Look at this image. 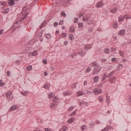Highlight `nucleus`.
I'll use <instances>...</instances> for the list:
<instances>
[{"label": "nucleus", "mask_w": 131, "mask_h": 131, "mask_svg": "<svg viewBox=\"0 0 131 131\" xmlns=\"http://www.w3.org/2000/svg\"><path fill=\"white\" fill-rule=\"evenodd\" d=\"M25 48L26 52H28V51H29V50L32 48V43H31V41L26 44Z\"/></svg>", "instance_id": "f257e3e1"}, {"label": "nucleus", "mask_w": 131, "mask_h": 131, "mask_svg": "<svg viewBox=\"0 0 131 131\" xmlns=\"http://www.w3.org/2000/svg\"><path fill=\"white\" fill-rule=\"evenodd\" d=\"M101 69H102V68H101V67H99V66L95 67L94 69V74H98V73H99L101 71Z\"/></svg>", "instance_id": "f03ea898"}, {"label": "nucleus", "mask_w": 131, "mask_h": 131, "mask_svg": "<svg viewBox=\"0 0 131 131\" xmlns=\"http://www.w3.org/2000/svg\"><path fill=\"white\" fill-rule=\"evenodd\" d=\"M102 89L95 88L94 90V93L95 95H100V94H102Z\"/></svg>", "instance_id": "7ed1b4c3"}, {"label": "nucleus", "mask_w": 131, "mask_h": 131, "mask_svg": "<svg viewBox=\"0 0 131 131\" xmlns=\"http://www.w3.org/2000/svg\"><path fill=\"white\" fill-rule=\"evenodd\" d=\"M12 94H13L12 91H8L6 93V98L8 99L9 101H12V99H13L12 97H10Z\"/></svg>", "instance_id": "20e7f679"}, {"label": "nucleus", "mask_w": 131, "mask_h": 131, "mask_svg": "<svg viewBox=\"0 0 131 131\" xmlns=\"http://www.w3.org/2000/svg\"><path fill=\"white\" fill-rule=\"evenodd\" d=\"M92 48H93V45H92V44H87V45L84 46V50H85V51H89V50L92 49Z\"/></svg>", "instance_id": "39448f33"}, {"label": "nucleus", "mask_w": 131, "mask_h": 131, "mask_svg": "<svg viewBox=\"0 0 131 131\" xmlns=\"http://www.w3.org/2000/svg\"><path fill=\"white\" fill-rule=\"evenodd\" d=\"M7 3L10 7H12V6H14L16 4L15 3V1L14 0H8L7 1Z\"/></svg>", "instance_id": "423d86ee"}, {"label": "nucleus", "mask_w": 131, "mask_h": 131, "mask_svg": "<svg viewBox=\"0 0 131 131\" xmlns=\"http://www.w3.org/2000/svg\"><path fill=\"white\" fill-rule=\"evenodd\" d=\"M20 26V21H15L13 24V27L16 29V28H18Z\"/></svg>", "instance_id": "0eeeda50"}, {"label": "nucleus", "mask_w": 131, "mask_h": 131, "mask_svg": "<svg viewBox=\"0 0 131 131\" xmlns=\"http://www.w3.org/2000/svg\"><path fill=\"white\" fill-rule=\"evenodd\" d=\"M91 19V15H89L88 14L84 16L82 18L83 21H88Z\"/></svg>", "instance_id": "6e6552de"}, {"label": "nucleus", "mask_w": 131, "mask_h": 131, "mask_svg": "<svg viewBox=\"0 0 131 131\" xmlns=\"http://www.w3.org/2000/svg\"><path fill=\"white\" fill-rule=\"evenodd\" d=\"M103 6H104V3H103V1H101L97 4L96 7V8H101V7H103Z\"/></svg>", "instance_id": "1a4fd4ad"}, {"label": "nucleus", "mask_w": 131, "mask_h": 131, "mask_svg": "<svg viewBox=\"0 0 131 131\" xmlns=\"http://www.w3.org/2000/svg\"><path fill=\"white\" fill-rule=\"evenodd\" d=\"M18 109V106L17 105H13L10 108V111H15Z\"/></svg>", "instance_id": "9d476101"}, {"label": "nucleus", "mask_w": 131, "mask_h": 131, "mask_svg": "<svg viewBox=\"0 0 131 131\" xmlns=\"http://www.w3.org/2000/svg\"><path fill=\"white\" fill-rule=\"evenodd\" d=\"M99 79H100V78L99 77V76H96L93 78L94 82L95 83H97L98 81H99Z\"/></svg>", "instance_id": "9b49d317"}, {"label": "nucleus", "mask_w": 131, "mask_h": 131, "mask_svg": "<svg viewBox=\"0 0 131 131\" xmlns=\"http://www.w3.org/2000/svg\"><path fill=\"white\" fill-rule=\"evenodd\" d=\"M116 72V71H112L111 73H110L108 74V75L107 76V78H110V77H111V76H112V75H113V74H115V73Z\"/></svg>", "instance_id": "f8f14e48"}, {"label": "nucleus", "mask_w": 131, "mask_h": 131, "mask_svg": "<svg viewBox=\"0 0 131 131\" xmlns=\"http://www.w3.org/2000/svg\"><path fill=\"white\" fill-rule=\"evenodd\" d=\"M116 81V77H114L110 79V83H114Z\"/></svg>", "instance_id": "ddd939ff"}, {"label": "nucleus", "mask_w": 131, "mask_h": 131, "mask_svg": "<svg viewBox=\"0 0 131 131\" xmlns=\"http://www.w3.org/2000/svg\"><path fill=\"white\" fill-rule=\"evenodd\" d=\"M77 54H79L81 57H83V56H84V55L85 54V51H84V50H82V51H80L78 52Z\"/></svg>", "instance_id": "4468645a"}, {"label": "nucleus", "mask_w": 131, "mask_h": 131, "mask_svg": "<svg viewBox=\"0 0 131 131\" xmlns=\"http://www.w3.org/2000/svg\"><path fill=\"white\" fill-rule=\"evenodd\" d=\"M62 95L63 96H64L65 97L67 96H70V95H71V94L70 93V92L69 91H66L62 93Z\"/></svg>", "instance_id": "2eb2a0df"}, {"label": "nucleus", "mask_w": 131, "mask_h": 131, "mask_svg": "<svg viewBox=\"0 0 131 131\" xmlns=\"http://www.w3.org/2000/svg\"><path fill=\"white\" fill-rule=\"evenodd\" d=\"M56 107H57V104H55V103H52L50 104V108L51 109L55 110L56 109Z\"/></svg>", "instance_id": "dca6fc26"}, {"label": "nucleus", "mask_w": 131, "mask_h": 131, "mask_svg": "<svg viewBox=\"0 0 131 131\" xmlns=\"http://www.w3.org/2000/svg\"><path fill=\"white\" fill-rule=\"evenodd\" d=\"M50 86H51V85H50V84H48V83L45 84L43 85V89H46V90H50Z\"/></svg>", "instance_id": "f3484780"}, {"label": "nucleus", "mask_w": 131, "mask_h": 131, "mask_svg": "<svg viewBox=\"0 0 131 131\" xmlns=\"http://www.w3.org/2000/svg\"><path fill=\"white\" fill-rule=\"evenodd\" d=\"M31 55L32 56H36V55H37V51L35 50L33 52L29 53V55L31 56Z\"/></svg>", "instance_id": "a211bd4d"}, {"label": "nucleus", "mask_w": 131, "mask_h": 131, "mask_svg": "<svg viewBox=\"0 0 131 131\" xmlns=\"http://www.w3.org/2000/svg\"><path fill=\"white\" fill-rule=\"evenodd\" d=\"M54 96H55V93L54 92H51L49 93L48 95V98L49 99H52V98H53V97H54Z\"/></svg>", "instance_id": "6ab92c4d"}, {"label": "nucleus", "mask_w": 131, "mask_h": 131, "mask_svg": "<svg viewBox=\"0 0 131 131\" xmlns=\"http://www.w3.org/2000/svg\"><path fill=\"white\" fill-rule=\"evenodd\" d=\"M69 31L71 33H73L74 31H75V27H71L69 29Z\"/></svg>", "instance_id": "aec40b11"}, {"label": "nucleus", "mask_w": 131, "mask_h": 131, "mask_svg": "<svg viewBox=\"0 0 131 131\" xmlns=\"http://www.w3.org/2000/svg\"><path fill=\"white\" fill-rule=\"evenodd\" d=\"M75 118H70L68 119L67 121L68 123L71 124L72 122H73L74 121Z\"/></svg>", "instance_id": "412c9836"}, {"label": "nucleus", "mask_w": 131, "mask_h": 131, "mask_svg": "<svg viewBox=\"0 0 131 131\" xmlns=\"http://www.w3.org/2000/svg\"><path fill=\"white\" fill-rule=\"evenodd\" d=\"M119 55H120L121 57H122V58H124V52L123 51H122L121 50H119Z\"/></svg>", "instance_id": "4be33fe9"}, {"label": "nucleus", "mask_w": 131, "mask_h": 131, "mask_svg": "<svg viewBox=\"0 0 131 131\" xmlns=\"http://www.w3.org/2000/svg\"><path fill=\"white\" fill-rule=\"evenodd\" d=\"M77 95L78 97H80V96H82V95H84V93L82 91H78L77 92Z\"/></svg>", "instance_id": "5701e85b"}, {"label": "nucleus", "mask_w": 131, "mask_h": 131, "mask_svg": "<svg viewBox=\"0 0 131 131\" xmlns=\"http://www.w3.org/2000/svg\"><path fill=\"white\" fill-rule=\"evenodd\" d=\"M124 33H125V30H124V29H122L120 30L119 32V35H123Z\"/></svg>", "instance_id": "b1692460"}, {"label": "nucleus", "mask_w": 131, "mask_h": 131, "mask_svg": "<svg viewBox=\"0 0 131 131\" xmlns=\"http://www.w3.org/2000/svg\"><path fill=\"white\" fill-rule=\"evenodd\" d=\"M91 66L92 67H97L99 66V64L97 63L96 62H93V63H91Z\"/></svg>", "instance_id": "393cba45"}, {"label": "nucleus", "mask_w": 131, "mask_h": 131, "mask_svg": "<svg viewBox=\"0 0 131 131\" xmlns=\"http://www.w3.org/2000/svg\"><path fill=\"white\" fill-rule=\"evenodd\" d=\"M117 24H118L117 22H116V21L114 22L113 25V28L117 29V28H118V25Z\"/></svg>", "instance_id": "a878e982"}, {"label": "nucleus", "mask_w": 131, "mask_h": 131, "mask_svg": "<svg viewBox=\"0 0 131 131\" xmlns=\"http://www.w3.org/2000/svg\"><path fill=\"white\" fill-rule=\"evenodd\" d=\"M69 38L71 40H74V35L72 34H69Z\"/></svg>", "instance_id": "bb28decb"}, {"label": "nucleus", "mask_w": 131, "mask_h": 131, "mask_svg": "<svg viewBox=\"0 0 131 131\" xmlns=\"http://www.w3.org/2000/svg\"><path fill=\"white\" fill-rule=\"evenodd\" d=\"M87 129V127L85 125H82V126H81V130L82 131H84V130H86Z\"/></svg>", "instance_id": "cd10ccee"}, {"label": "nucleus", "mask_w": 131, "mask_h": 131, "mask_svg": "<svg viewBox=\"0 0 131 131\" xmlns=\"http://www.w3.org/2000/svg\"><path fill=\"white\" fill-rule=\"evenodd\" d=\"M65 130H67V126H63L62 127V128H60L59 129V131H65Z\"/></svg>", "instance_id": "c85d7f7f"}, {"label": "nucleus", "mask_w": 131, "mask_h": 131, "mask_svg": "<svg viewBox=\"0 0 131 131\" xmlns=\"http://www.w3.org/2000/svg\"><path fill=\"white\" fill-rule=\"evenodd\" d=\"M59 1L58 2V3H69V2H70V0H59Z\"/></svg>", "instance_id": "c756f323"}, {"label": "nucleus", "mask_w": 131, "mask_h": 131, "mask_svg": "<svg viewBox=\"0 0 131 131\" xmlns=\"http://www.w3.org/2000/svg\"><path fill=\"white\" fill-rule=\"evenodd\" d=\"M116 12H117V8H115L111 10V13H115Z\"/></svg>", "instance_id": "7c9ffc66"}, {"label": "nucleus", "mask_w": 131, "mask_h": 131, "mask_svg": "<svg viewBox=\"0 0 131 131\" xmlns=\"http://www.w3.org/2000/svg\"><path fill=\"white\" fill-rule=\"evenodd\" d=\"M46 37L47 39H51V37H52V36L51 35V34L48 33L46 34Z\"/></svg>", "instance_id": "2f4dec72"}, {"label": "nucleus", "mask_w": 131, "mask_h": 131, "mask_svg": "<svg viewBox=\"0 0 131 131\" xmlns=\"http://www.w3.org/2000/svg\"><path fill=\"white\" fill-rule=\"evenodd\" d=\"M67 36V34L66 33L62 32L61 35V38H64V37H66Z\"/></svg>", "instance_id": "473e14b6"}, {"label": "nucleus", "mask_w": 131, "mask_h": 131, "mask_svg": "<svg viewBox=\"0 0 131 131\" xmlns=\"http://www.w3.org/2000/svg\"><path fill=\"white\" fill-rule=\"evenodd\" d=\"M78 28H82L83 27V23H78Z\"/></svg>", "instance_id": "72a5a7b5"}, {"label": "nucleus", "mask_w": 131, "mask_h": 131, "mask_svg": "<svg viewBox=\"0 0 131 131\" xmlns=\"http://www.w3.org/2000/svg\"><path fill=\"white\" fill-rule=\"evenodd\" d=\"M123 18H125L126 19H130L131 16H130V15H129L128 14H125L123 16Z\"/></svg>", "instance_id": "f704fd0d"}, {"label": "nucleus", "mask_w": 131, "mask_h": 131, "mask_svg": "<svg viewBox=\"0 0 131 131\" xmlns=\"http://www.w3.org/2000/svg\"><path fill=\"white\" fill-rule=\"evenodd\" d=\"M27 70H28V71H31V70H32V66L27 67Z\"/></svg>", "instance_id": "c9c22d12"}, {"label": "nucleus", "mask_w": 131, "mask_h": 131, "mask_svg": "<svg viewBox=\"0 0 131 131\" xmlns=\"http://www.w3.org/2000/svg\"><path fill=\"white\" fill-rule=\"evenodd\" d=\"M53 101H54V102H56V103H58V102H59V98H58V97L55 96L53 98Z\"/></svg>", "instance_id": "e433bc0d"}, {"label": "nucleus", "mask_w": 131, "mask_h": 131, "mask_svg": "<svg viewBox=\"0 0 131 131\" xmlns=\"http://www.w3.org/2000/svg\"><path fill=\"white\" fill-rule=\"evenodd\" d=\"M77 84V82L74 83L71 85L72 89H75L76 88V85Z\"/></svg>", "instance_id": "4c0bfd02"}, {"label": "nucleus", "mask_w": 131, "mask_h": 131, "mask_svg": "<svg viewBox=\"0 0 131 131\" xmlns=\"http://www.w3.org/2000/svg\"><path fill=\"white\" fill-rule=\"evenodd\" d=\"M45 25H46V21L42 23L41 25L39 26L40 29H41V28H42Z\"/></svg>", "instance_id": "58836bf2"}, {"label": "nucleus", "mask_w": 131, "mask_h": 131, "mask_svg": "<svg viewBox=\"0 0 131 131\" xmlns=\"http://www.w3.org/2000/svg\"><path fill=\"white\" fill-rule=\"evenodd\" d=\"M76 115V111H74L70 115V116H75Z\"/></svg>", "instance_id": "ea45409f"}, {"label": "nucleus", "mask_w": 131, "mask_h": 131, "mask_svg": "<svg viewBox=\"0 0 131 131\" xmlns=\"http://www.w3.org/2000/svg\"><path fill=\"white\" fill-rule=\"evenodd\" d=\"M110 129L109 126L105 127L104 129L102 130V131H108Z\"/></svg>", "instance_id": "a19ab883"}, {"label": "nucleus", "mask_w": 131, "mask_h": 131, "mask_svg": "<svg viewBox=\"0 0 131 131\" xmlns=\"http://www.w3.org/2000/svg\"><path fill=\"white\" fill-rule=\"evenodd\" d=\"M110 51V50L109 49H108V48H105V49H104V53H105V54H108Z\"/></svg>", "instance_id": "79ce46f5"}, {"label": "nucleus", "mask_w": 131, "mask_h": 131, "mask_svg": "<svg viewBox=\"0 0 131 131\" xmlns=\"http://www.w3.org/2000/svg\"><path fill=\"white\" fill-rule=\"evenodd\" d=\"M20 94L23 95V96H26L27 94H28V92L27 91H25L24 92H20Z\"/></svg>", "instance_id": "37998d69"}, {"label": "nucleus", "mask_w": 131, "mask_h": 131, "mask_svg": "<svg viewBox=\"0 0 131 131\" xmlns=\"http://www.w3.org/2000/svg\"><path fill=\"white\" fill-rule=\"evenodd\" d=\"M107 78V75L106 74H104V75L102 77V81H104V80Z\"/></svg>", "instance_id": "c03bdc74"}, {"label": "nucleus", "mask_w": 131, "mask_h": 131, "mask_svg": "<svg viewBox=\"0 0 131 131\" xmlns=\"http://www.w3.org/2000/svg\"><path fill=\"white\" fill-rule=\"evenodd\" d=\"M74 109V106H72L68 109V111H72V110H73Z\"/></svg>", "instance_id": "a18cd8bd"}, {"label": "nucleus", "mask_w": 131, "mask_h": 131, "mask_svg": "<svg viewBox=\"0 0 131 131\" xmlns=\"http://www.w3.org/2000/svg\"><path fill=\"white\" fill-rule=\"evenodd\" d=\"M92 71V68L91 67H88L86 69V71L88 73H89V72L90 71Z\"/></svg>", "instance_id": "49530a36"}, {"label": "nucleus", "mask_w": 131, "mask_h": 131, "mask_svg": "<svg viewBox=\"0 0 131 131\" xmlns=\"http://www.w3.org/2000/svg\"><path fill=\"white\" fill-rule=\"evenodd\" d=\"M82 16H84V12H80L79 13V18H81Z\"/></svg>", "instance_id": "de8ad7c7"}, {"label": "nucleus", "mask_w": 131, "mask_h": 131, "mask_svg": "<svg viewBox=\"0 0 131 131\" xmlns=\"http://www.w3.org/2000/svg\"><path fill=\"white\" fill-rule=\"evenodd\" d=\"M4 14H8L9 13V9H5L4 11Z\"/></svg>", "instance_id": "09e8293b"}, {"label": "nucleus", "mask_w": 131, "mask_h": 131, "mask_svg": "<svg viewBox=\"0 0 131 131\" xmlns=\"http://www.w3.org/2000/svg\"><path fill=\"white\" fill-rule=\"evenodd\" d=\"M63 24H64V20H60L59 23V25H63Z\"/></svg>", "instance_id": "8fccbe9b"}, {"label": "nucleus", "mask_w": 131, "mask_h": 131, "mask_svg": "<svg viewBox=\"0 0 131 131\" xmlns=\"http://www.w3.org/2000/svg\"><path fill=\"white\" fill-rule=\"evenodd\" d=\"M124 17H119V22H122V21H123V18H124Z\"/></svg>", "instance_id": "3c124183"}, {"label": "nucleus", "mask_w": 131, "mask_h": 131, "mask_svg": "<svg viewBox=\"0 0 131 131\" xmlns=\"http://www.w3.org/2000/svg\"><path fill=\"white\" fill-rule=\"evenodd\" d=\"M99 100L100 102H103V97L102 96H99Z\"/></svg>", "instance_id": "603ef678"}, {"label": "nucleus", "mask_w": 131, "mask_h": 131, "mask_svg": "<svg viewBox=\"0 0 131 131\" xmlns=\"http://www.w3.org/2000/svg\"><path fill=\"white\" fill-rule=\"evenodd\" d=\"M61 15L63 17H66V13L64 12H62L61 13Z\"/></svg>", "instance_id": "864d4df0"}, {"label": "nucleus", "mask_w": 131, "mask_h": 131, "mask_svg": "<svg viewBox=\"0 0 131 131\" xmlns=\"http://www.w3.org/2000/svg\"><path fill=\"white\" fill-rule=\"evenodd\" d=\"M4 85H5V83L2 82V80H0V86H4Z\"/></svg>", "instance_id": "5fc2aeb1"}, {"label": "nucleus", "mask_w": 131, "mask_h": 131, "mask_svg": "<svg viewBox=\"0 0 131 131\" xmlns=\"http://www.w3.org/2000/svg\"><path fill=\"white\" fill-rule=\"evenodd\" d=\"M78 23V18L76 17L75 18L74 23Z\"/></svg>", "instance_id": "6e6d98bb"}, {"label": "nucleus", "mask_w": 131, "mask_h": 131, "mask_svg": "<svg viewBox=\"0 0 131 131\" xmlns=\"http://www.w3.org/2000/svg\"><path fill=\"white\" fill-rule=\"evenodd\" d=\"M93 24V20H91L88 21V25H92Z\"/></svg>", "instance_id": "4d7b16f0"}, {"label": "nucleus", "mask_w": 131, "mask_h": 131, "mask_svg": "<svg viewBox=\"0 0 131 131\" xmlns=\"http://www.w3.org/2000/svg\"><path fill=\"white\" fill-rule=\"evenodd\" d=\"M85 102L84 101H81V102H79V105H80V106H81V105L85 104Z\"/></svg>", "instance_id": "13d9d810"}, {"label": "nucleus", "mask_w": 131, "mask_h": 131, "mask_svg": "<svg viewBox=\"0 0 131 131\" xmlns=\"http://www.w3.org/2000/svg\"><path fill=\"white\" fill-rule=\"evenodd\" d=\"M42 63H43V64H47V60H46V59H43V60H42Z\"/></svg>", "instance_id": "bf43d9fd"}, {"label": "nucleus", "mask_w": 131, "mask_h": 131, "mask_svg": "<svg viewBox=\"0 0 131 131\" xmlns=\"http://www.w3.org/2000/svg\"><path fill=\"white\" fill-rule=\"evenodd\" d=\"M94 124H95V123L93 122L90 123V127H93V126H94Z\"/></svg>", "instance_id": "052dcab7"}, {"label": "nucleus", "mask_w": 131, "mask_h": 131, "mask_svg": "<svg viewBox=\"0 0 131 131\" xmlns=\"http://www.w3.org/2000/svg\"><path fill=\"white\" fill-rule=\"evenodd\" d=\"M43 33V30L40 31V36H42V34Z\"/></svg>", "instance_id": "680f3d73"}, {"label": "nucleus", "mask_w": 131, "mask_h": 131, "mask_svg": "<svg viewBox=\"0 0 131 131\" xmlns=\"http://www.w3.org/2000/svg\"><path fill=\"white\" fill-rule=\"evenodd\" d=\"M112 62H116V58H112Z\"/></svg>", "instance_id": "e2e57ef3"}, {"label": "nucleus", "mask_w": 131, "mask_h": 131, "mask_svg": "<svg viewBox=\"0 0 131 131\" xmlns=\"http://www.w3.org/2000/svg\"><path fill=\"white\" fill-rule=\"evenodd\" d=\"M54 27H57V26H58V23L57 22H55L54 23Z\"/></svg>", "instance_id": "0e129e2a"}, {"label": "nucleus", "mask_w": 131, "mask_h": 131, "mask_svg": "<svg viewBox=\"0 0 131 131\" xmlns=\"http://www.w3.org/2000/svg\"><path fill=\"white\" fill-rule=\"evenodd\" d=\"M10 71H8L7 72V76L9 77V76H10Z\"/></svg>", "instance_id": "69168bd1"}, {"label": "nucleus", "mask_w": 131, "mask_h": 131, "mask_svg": "<svg viewBox=\"0 0 131 131\" xmlns=\"http://www.w3.org/2000/svg\"><path fill=\"white\" fill-rule=\"evenodd\" d=\"M111 50H112V52H115V51H116V48H112Z\"/></svg>", "instance_id": "338daca9"}, {"label": "nucleus", "mask_w": 131, "mask_h": 131, "mask_svg": "<svg viewBox=\"0 0 131 131\" xmlns=\"http://www.w3.org/2000/svg\"><path fill=\"white\" fill-rule=\"evenodd\" d=\"M34 131H42V130H40L38 128H36L34 130Z\"/></svg>", "instance_id": "774afa93"}]
</instances>
